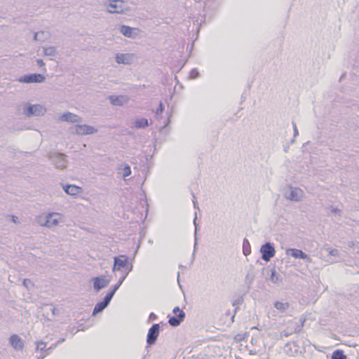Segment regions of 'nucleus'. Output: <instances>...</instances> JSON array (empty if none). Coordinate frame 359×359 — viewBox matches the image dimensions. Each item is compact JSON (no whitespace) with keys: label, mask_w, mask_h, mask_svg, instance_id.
<instances>
[{"label":"nucleus","mask_w":359,"mask_h":359,"mask_svg":"<svg viewBox=\"0 0 359 359\" xmlns=\"http://www.w3.org/2000/svg\"><path fill=\"white\" fill-rule=\"evenodd\" d=\"M23 111L26 116L29 117L32 116H42L44 114L46 109L40 104H31L27 103L23 107Z\"/></svg>","instance_id":"nucleus-1"},{"label":"nucleus","mask_w":359,"mask_h":359,"mask_svg":"<svg viewBox=\"0 0 359 359\" xmlns=\"http://www.w3.org/2000/svg\"><path fill=\"white\" fill-rule=\"evenodd\" d=\"M262 259L265 262H269L275 256L276 250L272 243L267 242L263 244L260 248Z\"/></svg>","instance_id":"nucleus-2"},{"label":"nucleus","mask_w":359,"mask_h":359,"mask_svg":"<svg viewBox=\"0 0 359 359\" xmlns=\"http://www.w3.org/2000/svg\"><path fill=\"white\" fill-rule=\"evenodd\" d=\"M45 80L46 77L43 74L37 73L25 74L18 79L20 83H43Z\"/></svg>","instance_id":"nucleus-3"},{"label":"nucleus","mask_w":359,"mask_h":359,"mask_svg":"<svg viewBox=\"0 0 359 359\" xmlns=\"http://www.w3.org/2000/svg\"><path fill=\"white\" fill-rule=\"evenodd\" d=\"M160 332V325L158 323L153 324L149 328L147 336V343L151 346L156 344Z\"/></svg>","instance_id":"nucleus-4"},{"label":"nucleus","mask_w":359,"mask_h":359,"mask_svg":"<svg viewBox=\"0 0 359 359\" xmlns=\"http://www.w3.org/2000/svg\"><path fill=\"white\" fill-rule=\"evenodd\" d=\"M92 280L93 281V288L97 292L107 287L111 281L110 278L102 275L92 278Z\"/></svg>","instance_id":"nucleus-5"},{"label":"nucleus","mask_w":359,"mask_h":359,"mask_svg":"<svg viewBox=\"0 0 359 359\" xmlns=\"http://www.w3.org/2000/svg\"><path fill=\"white\" fill-rule=\"evenodd\" d=\"M114 296L111 293H107L104 297L103 300L97 302L93 309V316H95L99 313H101L104 309H106L110 304Z\"/></svg>","instance_id":"nucleus-6"},{"label":"nucleus","mask_w":359,"mask_h":359,"mask_svg":"<svg viewBox=\"0 0 359 359\" xmlns=\"http://www.w3.org/2000/svg\"><path fill=\"white\" fill-rule=\"evenodd\" d=\"M286 255L291 256L295 259H304L307 263H311L312 259L311 257L304 252L302 250L296 248H288L286 250Z\"/></svg>","instance_id":"nucleus-7"},{"label":"nucleus","mask_w":359,"mask_h":359,"mask_svg":"<svg viewBox=\"0 0 359 359\" xmlns=\"http://www.w3.org/2000/svg\"><path fill=\"white\" fill-rule=\"evenodd\" d=\"M66 155L60 153H55L50 156L51 162L58 168H64L66 167L67 159Z\"/></svg>","instance_id":"nucleus-8"},{"label":"nucleus","mask_w":359,"mask_h":359,"mask_svg":"<svg viewBox=\"0 0 359 359\" xmlns=\"http://www.w3.org/2000/svg\"><path fill=\"white\" fill-rule=\"evenodd\" d=\"M108 12L110 13H123L125 8H123V1L121 0H113L107 5Z\"/></svg>","instance_id":"nucleus-9"},{"label":"nucleus","mask_w":359,"mask_h":359,"mask_svg":"<svg viewBox=\"0 0 359 359\" xmlns=\"http://www.w3.org/2000/svg\"><path fill=\"white\" fill-rule=\"evenodd\" d=\"M97 132V130L93 126L88 125H76L75 133L79 135H92Z\"/></svg>","instance_id":"nucleus-10"},{"label":"nucleus","mask_w":359,"mask_h":359,"mask_svg":"<svg viewBox=\"0 0 359 359\" xmlns=\"http://www.w3.org/2000/svg\"><path fill=\"white\" fill-rule=\"evenodd\" d=\"M128 266V259L125 255H119L114 257V266L112 271H121L122 269Z\"/></svg>","instance_id":"nucleus-11"},{"label":"nucleus","mask_w":359,"mask_h":359,"mask_svg":"<svg viewBox=\"0 0 359 359\" xmlns=\"http://www.w3.org/2000/svg\"><path fill=\"white\" fill-rule=\"evenodd\" d=\"M9 343L15 351H20L25 348V341L18 334L11 335Z\"/></svg>","instance_id":"nucleus-12"},{"label":"nucleus","mask_w":359,"mask_h":359,"mask_svg":"<svg viewBox=\"0 0 359 359\" xmlns=\"http://www.w3.org/2000/svg\"><path fill=\"white\" fill-rule=\"evenodd\" d=\"M290 191L285 195V198L292 201H299L303 196V191L299 188L290 187Z\"/></svg>","instance_id":"nucleus-13"},{"label":"nucleus","mask_w":359,"mask_h":359,"mask_svg":"<svg viewBox=\"0 0 359 359\" xmlns=\"http://www.w3.org/2000/svg\"><path fill=\"white\" fill-rule=\"evenodd\" d=\"M186 314L184 312H180L174 316H168V323L172 327H177L184 320Z\"/></svg>","instance_id":"nucleus-14"},{"label":"nucleus","mask_w":359,"mask_h":359,"mask_svg":"<svg viewBox=\"0 0 359 359\" xmlns=\"http://www.w3.org/2000/svg\"><path fill=\"white\" fill-rule=\"evenodd\" d=\"M60 120L62 121L76 123L81 122L82 118L76 114H72L71 112H66L60 116Z\"/></svg>","instance_id":"nucleus-15"},{"label":"nucleus","mask_w":359,"mask_h":359,"mask_svg":"<svg viewBox=\"0 0 359 359\" xmlns=\"http://www.w3.org/2000/svg\"><path fill=\"white\" fill-rule=\"evenodd\" d=\"M110 103L116 106H122L128 101V97L126 95H110L108 97Z\"/></svg>","instance_id":"nucleus-16"},{"label":"nucleus","mask_w":359,"mask_h":359,"mask_svg":"<svg viewBox=\"0 0 359 359\" xmlns=\"http://www.w3.org/2000/svg\"><path fill=\"white\" fill-rule=\"evenodd\" d=\"M59 214L55 212L49 213L47 215V227L52 228L58 224Z\"/></svg>","instance_id":"nucleus-17"},{"label":"nucleus","mask_w":359,"mask_h":359,"mask_svg":"<svg viewBox=\"0 0 359 359\" xmlns=\"http://www.w3.org/2000/svg\"><path fill=\"white\" fill-rule=\"evenodd\" d=\"M131 60H132L131 55L129 54L117 53L116 55V62L118 64L128 65L130 63Z\"/></svg>","instance_id":"nucleus-18"},{"label":"nucleus","mask_w":359,"mask_h":359,"mask_svg":"<svg viewBox=\"0 0 359 359\" xmlns=\"http://www.w3.org/2000/svg\"><path fill=\"white\" fill-rule=\"evenodd\" d=\"M64 191L71 196H76L79 194L81 188L74 184H67L63 187Z\"/></svg>","instance_id":"nucleus-19"},{"label":"nucleus","mask_w":359,"mask_h":359,"mask_svg":"<svg viewBox=\"0 0 359 359\" xmlns=\"http://www.w3.org/2000/svg\"><path fill=\"white\" fill-rule=\"evenodd\" d=\"M128 275V272L123 273L122 276L119 278L118 281H117V283L114 285L111 286L110 288V291L109 293H111V295L114 296L117 291V290L120 287V286L122 285L123 282L125 280L126 277Z\"/></svg>","instance_id":"nucleus-20"},{"label":"nucleus","mask_w":359,"mask_h":359,"mask_svg":"<svg viewBox=\"0 0 359 359\" xmlns=\"http://www.w3.org/2000/svg\"><path fill=\"white\" fill-rule=\"evenodd\" d=\"M288 347V349L286 350L287 353L290 355H294L297 354L299 352V346L297 344L296 342H290L286 344V348Z\"/></svg>","instance_id":"nucleus-21"},{"label":"nucleus","mask_w":359,"mask_h":359,"mask_svg":"<svg viewBox=\"0 0 359 359\" xmlns=\"http://www.w3.org/2000/svg\"><path fill=\"white\" fill-rule=\"evenodd\" d=\"M274 307L281 313H285L290 307V304L287 302H275Z\"/></svg>","instance_id":"nucleus-22"},{"label":"nucleus","mask_w":359,"mask_h":359,"mask_svg":"<svg viewBox=\"0 0 359 359\" xmlns=\"http://www.w3.org/2000/svg\"><path fill=\"white\" fill-rule=\"evenodd\" d=\"M269 279L273 283L279 284L283 281V276L278 273L275 269H273Z\"/></svg>","instance_id":"nucleus-23"},{"label":"nucleus","mask_w":359,"mask_h":359,"mask_svg":"<svg viewBox=\"0 0 359 359\" xmlns=\"http://www.w3.org/2000/svg\"><path fill=\"white\" fill-rule=\"evenodd\" d=\"M149 126L148 120L147 118H142L140 119H137L134 122V127L136 128H144Z\"/></svg>","instance_id":"nucleus-24"},{"label":"nucleus","mask_w":359,"mask_h":359,"mask_svg":"<svg viewBox=\"0 0 359 359\" xmlns=\"http://www.w3.org/2000/svg\"><path fill=\"white\" fill-rule=\"evenodd\" d=\"M43 52L46 56L54 57L56 55V48L55 46L43 47Z\"/></svg>","instance_id":"nucleus-25"},{"label":"nucleus","mask_w":359,"mask_h":359,"mask_svg":"<svg viewBox=\"0 0 359 359\" xmlns=\"http://www.w3.org/2000/svg\"><path fill=\"white\" fill-rule=\"evenodd\" d=\"M243 253L245 256H248L251 253L250 243L247 238H244L243 242Z\"/></svg>","instance_id":"nucleus-26"},{"label":"nucleus","mask_w":359,"mask_h":359,"mask_svg":"<svg viewBox=\"0 0 359 359\" xmlns=\"http://www.w3.org/2000/svg\"><path fill=\"white\" fill-rule=\"evenodd\" d=\"M120 32L125 36L130 37L133 33V28L129 26L121 25Z\"/></svg>","instance_id":"nucleus-27"},{"label":"nucleus","mask_w":359,"mask_h":359,"mask_svg":"<svg viewBox=\"0 0 359 359\" xmlns=\"http://www.w3.org/2000/svg\"><path fill=\"white\" fill-rule=\"evenodd\" d=\"M332 359H347L346 355L344 351L341 350H336L332 353Z\"/></svg>","instance_id":"nucleus-28"},{"label":"nucleus","mask_w":359,"mask_h":359,"mask_svg":"<svg viewBox=\"0 0 359 359\" xmlns=\"http://www.w3.org/2000/svg\"><path fill=\"white\" fill-rule=\"evenodd\" d=\"M243 297H239L238 298H237L236 299H234L233 302H232V305L233 306H236L238 305H241L243 303ZM238 309V307H236L235 309H234V314L233 315V316L231 317V320L232 321H233V319H234V316H235V314L237 312V310Z\"/></svg>","instance_id":"nucleus-29"},{"label":"nucleus","mask_w":359,"mask_h":359,"mask_svg":"<svg viewBox=\"0 0 359 359\" xmlns=\"http://www.w3.org/2000/svg\"><path fill=\"white\" fill-rule=\"evenodd\" d=\"M36 222L42 226H46L47 227V215L46 216H39L36 219Z\"/></svg>","instance_id":"nucleus-30"},{"label":"nucleus","mask_w":359,"mask_h":359,"mask_svg":"<svg viewBox=\"0 0 359 359\" xmlns=\"http://www.w3.org/2000/svg\"><path fill=\"white\" fill-rule=\"evenodd\" d=\"M130 174H131V170H130V165L128 164L125 163L123 165V168L122 169L123 177L124 178H126V177L130 175Z\"/></svg>","instance_id":"nucleus-31"},{"label":"nucleus","mask_w":359,"mask_h":359,"mask_svg":"<svg viewBox=\"0 0 359 359\" xmlns=\"http://www.w3.org/2000/svg\"><path fill=\"white\" fill-rule=\"evenodd\" d=\"M325 250L328 252V255L334 257H339L340 253L339 251L337 249H330L329 248H325Z\"/></svg>","instance_id":"nucleus-32"},{"label":"nucleus","mask_w":359,"mask_h":359,"mask_svg":"<svg viewBox=\"0 0 359 359\" xmlns=\"http://www.w3.org/2000/svg\"><path fill=\"white\" fill-rule=\"evenodd\" d=\"M46 344L43 341H38L36 344V351H40L44 353L47 348H46Z\"/></svg>","instance_id":"nucleus-33"},{"label":"nucleus","mask_w":359,"mask_h":359,"mask_svg":"<svg viewBox=\"0 0 359 359\" xmlns=\"http://www.w3.org/2000/svg\"><path fill=\"white\" fill-rule=\"evenodd\" d=\"M304 323H305V319L304 318H301V324L300 325H297L296 327L294 329V333H299L300 332H302V327L304 326Z\"/></svg>","instance_id":"nucleus-34"},{"label":"nucleus","mask_w":359,"mask_h":359,"mask_svg":"<svg viewBox=\"0 0 359 359\" xmlns=\"http://www.w3.org/2000/svg\"><path fill=\"white\" fill-rule=\"evenodd\" d=\"M292 332H294V330H292V329L290 330L289 328H287L286 330H283L281 333H280V336L282 337H287L289 336H290Z\"/></svg>","instance_id":"nucleus-35"},{"label":"nucleus","mask_w":359,"mask_h":359,"mask_svg":"<svg viewBox=\"0 0 359 359\" xmlns=\"http://www.w3.org/2000/svg\"><path fill=\"white\" fill-rule=\"evenodd\" d=\"M199 76V72L196 69H193L189 74V78L194 79L198 78Z\"/></svg>","instance_id":"nucleus-36"},{"label":"nucleus","mask_w":359,"mask_h":359,"mask_svg":"<svg viewBox=\"0 0 359 359\" xmlns=\"http://www.w3.org/2000/svg\"><path fill=\"white\" fill-rule=\"evenodd\" d=\"M44 32H36L34 33V39L35 41H44V38H40V35H43L44 34Z\"/></svg>","instance_id":"nucleus-37"},{"label":"nucleus","mask_w":359,"mask_h":359,"mask_svg":"<svg viewBox=\"0 0 359 359\" xmlns=\"http://www.w3.org/2000/svg\"><path fill=\"white\" fill-rule=\"evenodd\" d=\"M22 285L27 288H29L30 286H33L32 280L27 278L24 279Z\"/></svg>","instance_id":"nucleus-38"},{"label":"nucleus","mask_w":359,"mask_h":359,"mask_svg":"<svg viewBox=\"0 0 359 359\" xmlns=\"http://www.w3.org/2000/svg\"><path fill=\"white\" fill-rule=\"evenodd\" d=\"M164 110V107L162 102H160L158 107L156 109V114L158 116L161 114Z\"/></svg>","instance_id":"nucleus-39"},{"label":"nucleus","mask_w":359,"mask_h":359,"mask_svg":"<svg viewBox=\"0 0 359 359\" xmlns=\"http://www.w3.org/2000/svg\"><path fill=\"white\" fill-rule=\"evenodd\" d=\"M49 310L52 312V314L53 316H55L59 314L58 309H57L56 308H55L52 306L49 307Z\"/></svg>","instance_id":"nucleus-40"},{"label":"nucleus","mask_w":359,"mask_h":359,"mask_svg":"<svg viewBox=\"0 0 359 359\" xmlns=\"http://www.w3.org/2000/svg\"><path fill=\"white\" fill-rule=\"evenodd\" d=\"M292 124L294 130V137H296L299 135L298 129L296 123L294 121H292Z\"/></svg>","instance_id":"nucleus-41"},{"label":"nucleus","mask_w":359,"mask_h":359,"mask_svg":"<svg viewBox=\"0 0 359 359\" xmlns=\"http://www.w3.org/2000/svg\"><path fill=\"white\" fill-rule=\"evenodd\" d=\"M331 212L333 214L339 215H340V214L341 212V211L339 209H338L337 208H333V207H332V208H331Z\"/></svg>","instance_id":"nucleus-42"},{"label":"nucleus","mask_w":359,"mask_h":359,"mask_svg":"<svg viewBox=\"0 0 359 359\" xmlns=\"http://www.w3.org/2000/svg\"><path fill=\"white\" fill-rule=\"evenodd\" d=\"M191 195L192 196L194 197V199H193V204H194V207L195 209H197V210H199V208H198V203L197 201L195 200V195L193 192H191Z\"/></svg>","instance_id":"nucleus-43"},{"label":"nucleus","mask_w":359,"mask_h":359,"mask_svg":"<svg viewBox=\"0 0 359 359\" xmlns=\"http://www.w3.org/2000/svg\"><path fill=\"white\" fill-rule=\"evenodd\" d=\"M133 270V264H130L129 266L128 265V266L125 267V269L123 270V273H126V272H128V273L132 271Z\"/></svg>","instance_id":"nucleus-44"},{"label":"nucleus","mask_w":359,"mask_h":359,"mask_svg":"<svg viewBox=\"0 0 359 359\" xmlns=\"http://www.w3.org/2000/svg\"><path fill=\"white\" fill-rule=\"evenodd\" d=\"M36 65L39 67H42L45 65V63L44 62L41 60V59H37L36 60Z\"/></svg>","instance_id":"nucleus-45"},{"label":"nucleus","mask_w":359,"mask_h":359,"mask_svg":"<svg viewBox=\"0 0 359 359\" xmlns=\"http://www.w3.org/2000/svg\"><path fill=\"white\" fill-rule=\"evenodd\" d=\"M180 312H184L182 310H181L180 309L179 306H176L172 310V313L175 314V315H177V313H180Z\"/></svg>","instance_id":"nucleus-46"},{"label":"nucleus","mask_w":359,"mask_h":359,"mask_svg":"<svg viewBox=\"0 0 359 359\" xmlns=\"http://www.w3.org/2000/svg\"><path fill=\"white\" fill-rule=\"evenodd\" d=\"M157 318V316L154 313H151L149 316V321H153Z\"/></svg>","instance_id":"nucleus-47"},{"label":"nucleus","mask_w":359,"mask_h":359,"mask_svg":"<svg viewBox=\"0 0 359 359\" xmlns=\"http://www.w3.org/2000/svg\"><path fill=\"white\" fill-rule=\"evenodd\" d=\"M197 241H198V238H197V237H196V238H195V243H194V252H193V254H192V257H194V255H195V252H196V249H197V247H196V246H197Z\"/></svg>","instance_id":"nucleus-48"},{"label":"nucleus","mask_w":359,"mask_h":359,"mask_svg":"<svg viewBox=\"0 0 359 359\" xmlns=\"http://www.w3.org/2000/svg\"><path fill=\"white\" fill-rule=\"evenodd\" d=\"M47 355H45V353L40 352V354L39 355H36V359H43Z\"/></svg>","instance_id":"nucleus-49"},{"label":"nucleus","mask_w":359,"mask_h":359,"mask_svg":"<svg viewBox=\"0 0 359 359\" xmlns=\"http://www.w3.org/2000/svg\"><path fill=\"white\" fill-rule=\"evenodd\" d=\"M53 350V349H52L51 347L50 346L46 351H44L45 355H50L52 353Z\"/></svg>","instance_id":"nucleus-50"},{"label":"nucleus","mask_w":359,"mask_h":359,"mask_svg":"<svg viewBox=\"0 0 359 359\" xmlns=\"http://www.w3.org/2000/svg\"><path fill=\"white\" fill-rule=\"evenodd\" d=\"M53 350V349H52L51 347L50 346L46 351H44L45 355H50L52 353Z\"/></svg>","instance_id":"nucleus-51"},{"label":"nucleus","mask_w":359,"mask_h":359,"mask_svg":"<svg viewBox=\"0 0 359 359\" xmlns=\"http://www.w3.org/2000/svg\"><path fill=\"white\" fill-rule=\"evenodd\" d=\"M194 226H195V238L197 237V231L198 230V224L196 222V220L194 219Z\"/></svg>","instance_id":"nucleus-52"},{"label":"nucleus","mask_w":359,"mask_h":359,"mask_svg":"<svg viewBox=\"0 0 359 359\" xmlns=\"http://www.w3.org/2000/svg\"><path fill=\"white\" fill-rule=\"evenodd\" d=\"M64 341H65V339H60V340L57 341V344H60V343H62V342H63Z\"/></svg>","instance_id":"nucleus-53"},{"label":"nucleus","mask_w":359,"mask_h":359,"mask_svg":"<svg viewBox=\"0 0 359 359\" xmlns=\"http://www.w3.org/2000/svg\"><path fill=\"white\" fill-rule=\"evenodd\" d=\"M56 346H57V344H53L50 347L52 349H54L56 347Z\"/></svg>","instance_id":"nucleus-54"},{"label":"nucleus","mask_w":359,"mask_h":359,"mask_svg":"<svg viewBox=\"0 0 359 359\" xmlns=\"http://www.w3.org/2000/svg\"><path fill=\"white\" fill-rule=\"evenodd\" d=\"M177 281L180 283V273H177Z\"/></svg>","instance_id":"nucleus-55"},{"label":"nucleus","mask_w":359,"mask_h":359,"mask_svg":"<svg viewBox=\"0 0 359 359\" xmlns=\"http://www.w3.org/2000/svg\"><path fill=\"white\" fill-rule=\"evenodd\" d=\"M226 316H229V315H230V311H226Z\"/></svg>","instance_id":"nucleus-56"},{"label":"nucleus","mask_w":359,"mask_h":359,"mask_svg":"<svg viewBox=\"0 0 359 359\" xmlns=\"http://www.w3.org/2000/svg\"><path fill=\"white\" fill-rule=\"evenodd\" d=\"M291 142H292V143H293V142H294V139H292V140H291Z\"/></svg>","instance_id":"nucleus-57"}]
</instances>
